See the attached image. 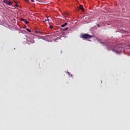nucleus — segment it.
I'll return each mask as SVG.
<instances>
[{
  "mask_svg": "<svg viewBox=\"0 0 130 130\" xmlns=\"http://www.w3.org/2000/svg\"><path fill=\"white\" fill-rule=\"evenodd\" d=\"M121 49H122L121 46L116 45L114 46V48L112 49V50L115 51V52H116V53H118V54H119L121 52Z\"/></svg>",
  "mask_w": 130,
  "mask_h": 130,
  "instance_id": "1",
  "label": "nucleus"
},
{
  "mask_svg": "<svg viewBox=\"0 0 130 130\" xmlns=\"http://www.w3.org/2000/svg\"><path fill=\"white\" fill-rule=\"evenodd\" d=\"M81 38H84L85 39H88V38H93V36L85 34L81 35Z\"/></svg>",
  "mask_w": 130,
  "mask_h": 130,
  "instance_id": "2",
  "label": "nucleus"
},
{
  "mask_svg": "<svg viewBox=\"0 0 130 130\" xmlns=\"http://www.w3.org/2000/svg\"><path fill=\"white\" fill-rule=\"evenodd\" d=\"M3 3L7 4V5H8V6H11L13 5V2H11L10 1L8 0H4Z\"/></svg>",
  "mask_w": 130,
  "mask_h": 130,
  "instance_id": "3",
  "label": "nucleus"
},
{
  "mask_svg": "<svg viewBox=\"0 0 130 130\" xmlns=\"http://www.w3.org/2000/svg\"><path fill=\"white\" fill-rule=\"evenodd\" d=\"M79 9H80V10H82V11H84V7L82 5L79 6Z\"/></svg>",
  "mask_w": 130,
  "mask_h": 130,
  "instance_id": "4",
  "label": "nucleus"
},
{
  "mask_svg": "<svg viewBox=\"0 0 130 130\" xmlns=\"http://www.w3.org/2000/svg\"><path fill=\"white\" fill-rule=\"evenodd\" d=\"M67 25H68V23L65 22L64 24L61 25V27H66V26H67Z\"/></svg>",
  "mask_w": 130,
  "mask_h": 130,
  "instance_id": "5",
  "label": "nucleus"
},
{
  "mask_svg": "<svg viewBox=\"0 0 130 130\" xmlns=\"http://www.w3.org/2000/svg\"><path fill=\"white\" fill-rule=\"evenodd\" d=\"M68 29H69V27H66L64 29H62V28H61V30H62V31H66V30H68Z\"/></svg>",
  "mask_w": 130,
  "mask_h": 130,
  "instance_id": "6",
  "label": "nucleus"
},
{
  "mask_svg": "<svg viewBox=\"0 0 130 130\" xmlns=\"http://www.w3.org/2000/svg\"><path fill=\"white\" fill-rule=\"evenodd\" d=\"M35 41H34V40H30V43H35Z\"/></svg>",
  "mask_w": 130,
  "mask_h": 130,
  "instance_id": "7",
  "label": "nucleus"
},
{
  "mask_svg": "<svg viewBox=\"0 0 130 130\" xmlns=\"http://www.w3.org/2000/svg\"><path fill=\"white\" fill-rule=\"evenodd\" d=\"M26 30L28 31V32H31V30H30V29H29V28H27V29H26Z\"/></svg>",
  "mask_w": 130,
  "mask_h": 130,
  "instance_id": "8",
  "label": "nucleus"
},
{
  "mask_svg": "<svg viewBox=\"0 0 130 130\" xmlns=\"http://www.w3.org/2000/svg\"><path fill=\"white\" fill-rule=\"evenodd\" d=\"M47 21H49V19L48 18V17H47V19H45V22H46Z\"/></svg>",
  "mask_w": 130,
  "mask_h": 130,
  "instance_id": "9",
  "label": "nucleus"
},
{
  "mask_svg": "<svg viewBox=\"0 0 130 130\" xmlns=\"http://www.w3.org/2000/svg\"><path fill=\"white\" fill-rule=\"evenodd\" d=\"M21 20L23 21V22H25L26 19H22Z\"/></svg>",
  "mask_w": 130,
  "mask_h": 130,
  "instance_id": "10",
  "label": "nucleus"
},
{
  "mask_svg": "<svg viewBox=\"0 0 130 130\" xmlns=\"http://www.w3.org/2000/svg\"><path fill=\"white\" fill-rule=\"evenodd\" d=\"M25 24H28L29 23V21H27L25 20Z\"/></svg>",
  "mask_w": 130,
  "mask_h": 130,
  "instance_id": "11",
  "label": "nucleus"
},
{
  "mask_svg": "<svg viewBox=\"0 0 130 130\" xmlns=\"http://www.w3.org/2000/svg\"><path fill=\"white\" fill-rule=\"evenodd\" d=\"M50 29H52V28H53V26L52 25H50Z\"/></svg>",
  "mask_w": 130,
  "mask_h": 130,
  "instance_id": "12",
  "label": "nucleus"
},
{
  "mask_svg": "<svg viewBox=\"0 0 130 130\" xmlns=\"http://www.w3.org/2000/svg\"><path fill=\"white\" fill-rule=\"evenodd\" d=\"M32 3H34V0H31Z\"/></svg>",
  "mask_w": 130,
  "mask_h": 130,
  "instance_id": "13",
  "label": "nucleus"
},
{
  "mask_svg": "<svg viewBox=\"0 0 130 130\" xmlns=\"http://www.w3.org/2000/svg\"><path fill=\"white\" fill-rule=\"evenodd\" d=\"M43 22H44V23H45V22H46V21H45V20L43 21Z\"/></svg>",
  "mask_w": 130,
  "mask_h": 130,
  "instance_id": "14",
  "label": "nucleus"
},
{
  "mask_svg": "<svg viewBox=\"0 0 130 130\" xmlns=\"http://www.w3.org/2000/svg\"><path fill=\"white\" fill-rule=\"evenodd\" d=\"M98 26L99 27H100V25H99V24H98Z\"/></svg>",
  "mask_w": 130,
  "mask_h": 130,
  "instance_id": "15",
  "label": "nucleus"
},
{
  "mask_svg": "<svg viewBox=\"0 0 130 130\" xmlns=\"http://www.w3.org/2000/svg\"><path fill=\"white\" fill-rule=\"evenodd\" d=\"M48 24H50V22H48Z\"/></svg>",
  "mask_w": 130,
  "mask_h": 130,
  "instance_id": "16",
  "label": "nucleus"
},
{
  "mask_svg": "<svg viewBox=\"0 0 130 130\" xmlns=\"http://www.w3.org/2000/svg\"><path fill=\"white\" fill-rule=\"evenodd\" d=\"M107 25H110V24L108 23Z\"/></svg>",
  "mask_w": 130,
  "mask_h": 130,
  "instance_id": "17",
  "label": "nucleus"
},
{
  "mask_svg": "<svg viewBox=\"0 0 130 130\" xmlns=\"http://www.w3.org/2000/svg\"><path fill=\"white\" fill-rule=\"evenodd\" d=\"M16 7H18V5H15Z\"/></svg>",
  "mask_w": 130,
  "mask_h": 130,
  "instance_id": "18",
  "label": "nucleus"
},
{
  "mask_svg": "<svg viewBox=\"0 0 130 130\" xmlns=\"http://www.w3.org/2000/svg\"><path fill=\"white\" fill-rule=\"evenodd\" d=\"M14 20H16L15 19H14Z\"/></svg>",
  "mask_w": 130,
  "mask_h": 130,
  "instance_id": "19",
  "label": "nucleus"
}]
</instances>
